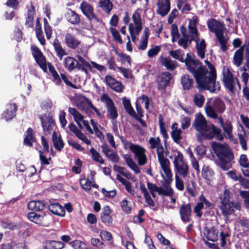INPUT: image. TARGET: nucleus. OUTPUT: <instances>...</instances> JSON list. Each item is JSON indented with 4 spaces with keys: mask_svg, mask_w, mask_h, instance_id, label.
I'll return each mask as SVG.
<instances>
[{
    "mask_svg": "<svg viewBox=\"0 0 249 249\" xmlns=\"http://www.w3.org/2000/svg\"><path fill=\"white\" fill-rule=\"evenodd\" d=\"M238 138L240 141V143L241 145L242 148L244 150H247L248 149L247 143V137L245 136V135L239 134Z\"/></svg>",
    "mask_w": 249,
    "mask_h": 249,
    "instance_id": "63",
    "label": "nucleus"
},
{
    "mask_svg": "<svg viewBox=\"0 0 249 249\" xmlns=\"http://www.w3.org/2000/svg\"><path fill=\"white\" fill-rule=\"evenodd\" d=\"M157 13L162 17L166 16L170 9V0H158Z\"/></svg>",
    "mask_w": 249,
    "mask_h": 249,
    "instance_id": "18",
    "label": "nucleus"
},
{
    "mask_svg": "<svg viewBox=\"0 0 249 249\" xmlns=\"http://www.w3.org/2000/svg\"><path fill=\"white\" fill-rule=\"evenodd\" d=\"M181 84L184 90H189L191 89L194 85V79L189 74H183L180 79Z\"/></svg>",
    "mask_w": 249,
    "mask_h": 249,
    "instance_id": "27",
    "label": "nucleus"
},
{
    "mask_svg": "<svg viewBox=\"0 0 249 249\" xmlns=\"http://www.w3.org/2000/svg\"><path fill=\"white\" fill-rule=\"evenodd\" d=\"M123 103L126 111L131 116L136 118V114L132 107L130 100L126 97L123 98Z\"/></svg>",
    "mask_w": 249,
    "mask_h": 249,
    "instance_id": "43",
    "label": "nucleus"
},
{
    "mask_svg": "<svg viewBox=\"0 0 249 249\" xmlns=\"http://www.w3.org/2000/svg\"><path fill=\"white\" fill-rule=\"evenodd\" d=\"M48 68L50 72L51 73L53 76V80L56 85H60L61 83V79L60 77L59 74L55 71L54 68L51 64H48Z\"/></svg>",
    "mask_w": 249,
    "mask_h": 249,
    "instance_id": "47",
    "label": "nucleus"
},
{
    "mask_svg": "<svg viewBox=\"0 0 249 249\" xmlns=\"http://www.w3.org/2000/svg\"><path fill=\"white\" fill-rule=\"evenodd\" d=\"M65 246L63 242L55 240H46L43 244L44 249H63Z\"/></svg>",
    "mask_w": 249,
    "mask_h": 249,
    "instance_id": "30",
    "label": "nucleus"
},
{
    "mask_svg": "<svg viewBox=\"0 0 249 249\" xmlns=\"http://www.w3.org/2000/svg\"><path fill=\"white\" fill-rule=\"evenodd\" d=\"M65 42L68 47L71 49L76 48L80 41L70 33H67L65 37Z\"/></svg>",
    "mask_w": 249,
    "mask_h": 249,
    "instance_id": "31",
    "label": "nucleus"
},
{
    "mask_svg": "<svg viewBox=\"0 0 249 249\" xmlns=\"http://www.w3.org/2000/svg\"><path fill=\"white\" fill-rule=\"evenodd\" d=\"M157 156L160 167L165 174V179L170 183L172 181V173L170 168V162L166 158V153L162 145L156 149Z\"/></svg>",
    "mask_w": 249,
    "mask_h": 249,
    "instance_id": "7",
    "label": "nucleus"
},
{
    "mask_svg": "<svg viewBox=\"0 0 249 249\" xmlns=\"http://www.w3.org/2000/svg\"><path fill=\"white\" fill-rule=\"evenodd\" d=\"M49 210L53 213L59 216H64L65 211L58 203H52L49 206Z\"/></svg>",
    "mask_w": 249,
    "mask_h": 249,
    "instance_id": "35",
    "label": "nucleus"
},
{
    "mask_svg": "<svg viewBox=\"0 0 249 249\" xmlns=\"http://www.w3.org/2000/svg\"><path fill=\"white\" fill-rule=\"evenodd\" d=\"M214 172L209 166H203L201 176L207 184L210 185L214 178Z\"/></svg>",
    "mask_w": 249,
    "mask_h": 249,
    "instance_id": "24",
    "label": "nucleus"
},
{
    "mask_svg": "<svg viewBox=\"0 0 249 249\" xmlns=\"http://www.w3.org/2000/svg\"><path fill=\"white\" fill-rule=\"evenodd\" d=\"M52 141L53 146L58 151H61L64 147V142L60 137L58 136L55 131L53 132L52 135Z\"/></svg>",
    "mask_w": 249,
    "mask_h": 249,
    "instance_id": "36",
    "label": "nucleus"
},
{
    "mask_svg": "<svg viewBox=\"0 0 249 249\" xmlns=\"http://www.w3.org/2000/svg\"><path fill=\"white\" fill-rule=\"evenodd\" d=\"M175 175L184 179L187 178L189 175V168L187 162L183 159V154L179 151L175 155L173 162Z\"/></svg>",
    "mask_w": 249,
    "mask_h": 249,
    "instance_id": "8",
    "label": "nucleus"
},
{
    "mask_svg": "<svg viewBox=\"0 0 249 249\" xmlns=\"http://www.w3.org/2000/svg\"><path fill=\"white\" fill-rule=\"evenodd\" d=\"M114 168L115 171L117 173L123 175L128 178H129L131 176V174L127 171L125 168L124 167L119 166H114Z\"/></svg>",
    "mask_w": 249,
    "mask_h": 249,
    "instance_id": "58",
    "label": "nucleus"
},
{
    "mask_svg": "<svg viewBox=\"0 0 249 249\" xmlns=\"http://www.w3.org/2000/svg\"><path fill=\"white\" fill-rule=\"evenodd\" d=\"M205 63L209 68L210 71H208L207 73V82H208V85L213 89V92H215L220 90V86L219 84L216 83V71L213 65L207 60H205Z\"/></svg>",
    "mask_w": 249,
    "mask_h": 249,
    "instance_id": "11",
    "label": "nucleus"
},
{
    "mask_svg": "<svg viewBox=\"0 0 249 249\" xmlns=\"http://www.w3.org/2000/svg\"><path fill=\"white\" fill-rule=\"evenodd\" d=\"M244 48L241 47L234 53L233 58V63L237 67H239L242 63L243 59Z\"/></svg>",
    "mask_w": 249,
    "mask_h": 249,
    "instance_id": "38",
    "label": "nucleus"
},
{
    "mask_svg": "<svg viewBox=\"0 0 249 249\" xmlns=\"http://www.w3.org/2000/svg\"><path fill=\"white\" fill-rule=\"evenodd\" d=\"M17 106L15 104H8L5 110L2 114V118L6 121L12 119L16 115Z\"/></svg>",
    "mask_w": 249,
    "mask_h": 249,
    "instance_id": "22",
    "label": "nucleus"
},
{
    "mask_svg": "<svg viewBox=\"0 0 249 249\" xmlns=\"http://www.w3.org/2000/svg\"><path fill=\"white\" fill-rule=\"evenodd\" d=\"M67 20L73 24H76L80 22V18L78 14L74 11L69 10L66 14Z\"/></svg>",
    "mask_w": 249,
    "mask_h": 249,
    "instance_id": "40",
    "label": "nucleus"
},
{
    "mask_svg": "<svg viewBox=\"0 0 249 249\" xmlns=\"http://www.w3.org/2000/svg\"><path fill=\"white\" fill-rule=\"evenodd\" d=\"M132 19L134 22V29L136 30V35H139L142 29V21L140 14L136 11L132 15Z\"/></svg>",
    "mask_w": 249,
    "mask_h": 249,
    "instance_id": "29",
    "label": "nucleus"
},
{
    "mask_svg": "<svg viewBox=\"0 0 249 249\" xmlns=\"http://www.w3.org/2000/svg\"><path fill=\"white\" fill-rule=\"evenodd\" d=\"M172 132L171 135L173 141L177 143H179L182 139V131L181 129L178 128V124L174 123L171 126Z\"/></svg>",
    "mask_w": 249,
    "mask_h": 249,
    "instance_id": "28",
    "label": "nucleus"
},
{
    "mask_svg": "<svg viewBox=\"0 0 249 249\" xmlns=\"http://www.w3.org/2000/svg\"><path fill=\"white\" fill-rule=\"evenodd\" d=\"M109 30L115 41L120 44H122L123 40L119 32L114 28H110Z\"/></svg>",
    "mask_w": 249,
    "mask_h": 249,
    "instance_id": "57",
    "label": "nucleus"
},
{
    "mask_svg": "<svg viewBox=\"0 0 249 249\" xmlns=\"http://www.w3.org/2000/svg\"><path fill=\"white\" fill-rule=\"evenodd\" d=\"M44 23V30L46 34V37L50 39L51 37L52 34V29L51 27L49 24L47 19L44 18L43 19Z\"/></svg>",
    "mask_w": 249,
    "mask_h": 249,
    "instance_id": "60",
    "label": "nucleus"
},
{
    "mask_svg": "<svg viewBox=\"0 0 249 249\" xmlns=\"http://www.w3.org/2000/svg\"><path fill=\"white\" fill-rule=\"evenodd\" d=\"M205 97L200 93H196L194 95L193 102L194 104L198 107H201L204 104Z\"/></svg>",
    "mask_w": 249,
    "mask_h": 249,
    "instance_id": "50",
    "label": "nucleus"
},
{
    "mask_svg": "<svg viewBox=\"0 0 249 249\" xmlns=\"http://www.w3.org/2000/svg\"><path fill=\"white\" fill-rule=\"evenodd\" d=\"M206 238L212 242L216 241L218 237V231L214 227L208 229L204 232Z\"/></svg>",
    "mask_w": 249,
    "mask_h": 249,
    "instance_id": "37",
    "label": "nucleus"
},
{
    "mask_svg": "<svg viewBox=\"0 0 249 249\" xmlns=\"http://www.w3.org/2000/svg\"><path fill=\"white\" fill-rule=\"evenodd\" d=\"M100 6L107 14L109 13L112 9V4L110 0H100Z\"/></svg>",
    "mask_w": 249,
    "mask_h": 249,
    "instance_id": "49",
    "label": "nucleus"
},
{
    "mask_svg": "<svg viewBox=\"0 0 249 249\" xmlns=\"http://www.w3.org/2000/svg\"><path fill=\"white\" fill-rule=\"evenodd\" d=\"M106 84L113 90L116 92H122L124 87L119 82L116 81L114 78L109 75H107L105 77Z\"/></svg>",
    "mask_w": 249,
    "mask_h": 249,
    "instance_id": "20",
    "label": "nucleus"
},
{
    "mask_svg": "<svg viewBox=\"0 0 249 249\" xmlns=\"http://www.w3.org/2000/svg\"><path fill=\"white\" fill-rule=\"evenodd\" d=\"M181 219L184 222H189L191 220L192 209L189 204L182 205L179 209Z\"/></svg>",
    "mask_w": 249,
    "mask_h": 249,
    "instance_id": "19",
    "label": "nucleus"
},
{
    "mask_svg": "<svg viewBox=\"0 0 249 249\" xmlns=\"http://www.w3.org/2000/svg\"><path fill=\"white\" fill-rule=\"evenodd\" d=\"M121 207L122 210L127 213H129L131 210V203L126 199H123L121 203Z\"/></svg>",
    "mask_w": 249,
    "mask_h": 249,
    "instance_id": "56",
    "label": "nucleus"
},
{
    "mask_svg": "<svg viewBox=\"0 0 249 249\" xmlns=\"http://www.w3.org/2000/svg\"><path fill=\"white\" fill-rule=\"evenodd\" d=\"M158 194L164 196H172L173 190L170 186H167L165 188L160 187Z\"/></svg>",
    "mask_w": 249,
    "mask_h": 249,
    "instance_id": "53",
    "label": "nucleus"
},
{
    "mask_svg": "<svg viewBox=\"0 0 249 249\" xmlns=\"http://www.w3.org/2000/svg\"><path fill=\"white\" fill-rule=\"evenodd\" d=\"M239 205L230 200V192L225 190L224 194L220 196V208L223 215L228 216L234 211V209H239Z\"/></svg>",
    "mask_w": 249,
    "mask_h": 249,
    "instance_id": "9",
    "label": "nucleus"
},
{
    "mask_svg": "<svg viewBox=\"0 0 249 249\" xmlns=\"http://www.w3.org/2000/svg\"><path fill=\"white\" fill-rule=\"evenodd\" d=\"M217 119L220 125L222 126L225 133H226V137L230 140L232 139V126L231 122L227 121L224 123L223 122L222 118L221 117H219Z\"/></svg>",
    "mask_w": 249,
    "mask_h": 249,
    "instance_id": "26",
    "label": "nucleus"
},
{
    "mask_svg": "<svg viewBox=\"0 0 249 249\" xmlns=\"http://www.w3.org/2000/svg\"><path fill=\"white\" fill-rule=\"evenodd\" d=\"M121 141L123 144L124 148L125 150L129 149L134 154V159L137 161L139 165L143 166L147 163L146 149L143 147L126 141L123 137H121Z\"/></svg>",
    "mask_w": 249,
    "mask_h": 249,
    "instance_id": "4",
    "label": "nucleus"
},
{
    "mask_svg": "<svg viewBox=\"0 0 249 249\" xmlns=\"http://www.w3.org/2000/svg\"><path fill=\"white\" fill-rule=\"evenodd\" d=\"M33 55L40 67L44 71H47V66L46 59L42 52L36 46L32 47Z\"/></svg>",
    "mask_w": 249,
    "mask_h": 249,
    "instance_id": "17",
    "label": "nucleus"
},
{
    "mask_svg": "<svg viewBox=\"0 0 249 249\" xmlns=\"http://www.w3.org/2000/svg\"><path fill=\"white\" fill-rule=\"evenodd\" d=\"M106 156L113 162H117L119 161V157L118 155L112 150Z\"/></svg>",
    "mask_w": 249,
    "mask_h": 249,
    "instance_id": "64",
    "label": "nucleus"
},
{
    "mask_svg": "<svg viewBox=\"0 0 249 249\" xmlns=\"http://www.w3.org/2000/svg\"><path fill=\"white\" fill-rule=\"evenodd\" d=\"M28 217L30 221L40 225L43 224V221L45 219V214H39L34 212L29 213Z\"/></svg>",
    "mask_w": 249,
    "mask_h": 249,
    "instance_id": "34",
    "label": "nucleus"
},
{
    "mask_svg": "<svg viewBox=\"0 0 249 249\" xmlns=\"http://www.w3.org/2000/svg\"><path fill=\"white\" fill-rule=\"evenodd\" d=\"M101 101L106 106L107 117L113 120H115L118 117V113L112 100L107 94H103Z\"/></svg>",
    "mask_w": 249,
    "mask_h": 249,
    "instance_id": "12",
    "label": "nucleus"
},
{
    "mask_svg": "<svg viewBox=\"0 0 249 249\" xmlns=\"http://www.w3.org/2000/svg\"><path fill=\"white\" fill-rule=\"evenodd\" d=\"M207 25L210 31L215 34L220 43L221 50L225 52L228 48L226 45L227 40L223 35L225 30L224 24L214 18H211L207 21Z\"/></svg>",
    "mask_w": 249,
    "mask_h": 249,
    "instance_id": "5",
    "label": "nucleus"
},
{
    "mask_svg": "<svg viewBox=\"0 0 249 249\" xmlns=\"http://www.w3.org/2000/svg\"><path fill=\"white\" fill-rule=\"evenodd\" d=\"M42 126L44 131L50 134L54 130L55 127L54 121L51 116L47 114H44L40 117Z\"/></svg>",
    "mask_w": 249,
    "mask_h": 249,
    "instance_id": "16",
    "label": "nucleus"
},
{
    "mask_svg": "<svg viewBox=\"0 0 249 249\" xmlns=\"http://www.w3.org/2000/svg\"><path fill=\"white\" fill-rule=\"evenodd\" d=\"M150 147L151 149H157L161 144L160 139L159 137H151L148 140Z\"/></svg>",
    "mask_w": 249,
    "mask_h": 249,
    "instance_id": "51",
    "label": "nucleus"
},
{
    "mask_svg": "<svg viewBox=\"0 0 249 249\" xmlns=\"http://www.w3.org/2000/svg\"><path fill=\"white\" fill-rule=\"evenodd\" d=\"M240 165L245 168H249V160L246 155H241L239 160Z\"/></svg>",
    "mask_w": 249,
    "mask_h": 249,
    "instance_id": "62",
    "label": "nucleus"
},
{
    "mask_svg": "<svg viewBox=\"0 0 249 249\" xmlns=\"http://www.w3.org/2000/svg\"><path fill=\"white\" fill-rule=\"evenodd\" d=\"M70 245L74 249H87L86 244L78 240H75L71 242Z\"/></svg>",
    "mask_w": 249,
    "mask_h": 249,
    "instance_id": "55",
    "label": "nucleus"
},
{
    "mask_svg": "<svg viewBox=\"0 0 249 249\" xmlns=\"http://www.w3.org/2000/svg\"><path fill=\"white\" fill-rule=\"evenodd\" d=\"M184 63L187 70L195 77L198 87L213 92V89L208 85L207 82L208 70L198 60L194 58L188 53L186 54Z\"/></svg>",
    "mask_w": 249,
    "mask_h": 249,
    "instance_id": "1",
    "label": "nucleus"
},
{
    "mask_svg": "<svg viewBox=\"0 0 249 249\" xmlns=\"http://www.w3.org/2000/svg\"><path fill=\"white\" fill-rule=\"evenodd\" d=\"M160 60L161 64L169 70L173 71L177 66V62L171 60L169 58L161 57Z\"/></svg>",
    "mask_w": 249,
    "mask_h": 249,
    "instance_id": "39",
    "label": "nucleus"
},
{
    "mask_svg": "<svg viewBox=\"0 0 249 249\" xmlns=\"http://www.w3.org/2000/svg\"><path fill=\"white\" fill-rule=\"evenodd\" d=\"M80 9L84 15L89 19L95 18L93 7L87 2H82L80 4Z\"/></svg>",
    "mask_w": 249,
    "mask_h": 249,
    "instance_id": "25",
    "label": "nucleus"
},
{
    "mask_svg": "<svg viewBox=\"0 0 249 249\" xmlns=\"http://www.w3.org/2000/svg\"><path fill=\"white\" fill-rule=\"evenodd\" d=\"M53 45L56 52L57 56L59 57L60 60H62L63 56L67 54L66 53L61 47L58 42V40L57 39L54 41Z\"/></svg>",
    "mask_w": 249,
    "mask_h": 249,
    "instance_id": "45",
    "label": "nucleus"
},
{
    "mask_svg": "<svg viewBox=\"0 0 249 249\" xmlns=\"http://www.w3.org/2000/svg\"><path fill=\"white\" fill-rule=\"evenodd\" d=\"M176 187L179 191H183L184 188V182L180 177L175 175Z\"/></svg>",
    "mask_w": 249,
    "mask_h": 249,
    "instance_id": "61",
    "label": "nucleus"
},
{
    "mask_svg": "<svg viewBox=\"0 0 249 249\" xmlns=\"http://www.w3.org/2000/svg\"><path fill=\"white\" fill-rule=\"evenodd\" d=\"M45 205L41 201H31L28 204L29 209L34 211H41L44 209Z\"/></svg>",
    "mask_w": 249,
    "mask_h": 249,
    "instance_id": "42",
    "label": "nucleus"
},
{
    "mask_svg": "<svg viewBox=\"0 0 249 249\" xmlns=\"http://www.w3.org/2000/svg\"><path fill=\"white\" fill-rule=\"evenodd\" d=\"M76 105L80 110L87 112L88 109H91L96 112L98 116H101V113L99 110L92 105L90 100L85 97H79Z\"/></svg>",
    "mask_w": 249,
    "mask_h": 249,
    "instance_id": "14",
    "label": "nucleus"
},
{
    "mask_svg": "<svg viewBox=\"0 0 249 249\" xmlns=\"http://www.w3.org/2000/svg\"><path fill=\"white\" fill-rule=\"evenodd\" d=\"M69 112L73 116L75 121L77 125L81 128L85 127L87 130L90 133L93 134V131L89 124L88 121L85 120L84 116L78 112L74 108L69 107L68 109Z\"/></svg>",
    "mask_w": 249,
    "mask_h": 249,
    "instance_id": "13",
    "label": "nucleus"
},
{
    "mask_svg": "<svg viewBox=\"0 0 249 249\" xmlns=\"http://www.w3.org/2000/svg\"><path fill=\"white\" fill-rule=\"evenodd\" d=\"M198 22L196 17H193L189 20L188 25V33L187 34L188 37L192 41H196L199 38V33L196 28V25Z\"/></svg>",
    "mask_w": 249,
    "mask_h": 249,
    "instance_id": "15",
    "label": "nucleus"
},
{
    "mask_svg": "<svg viewBox=\"0 0 249 249\" xmlns=\"http://www.w3.org/2000/svg\"><path fill=\"white\" fill-rule=\"evenodd\" d=\"M35 138L33 135V130L31 128H29L26 132V136L24 140V142L25 145L29 146L32 145V143L35 141Z\"/></svg>",
    "mask_w": 249,
    "mask_h": 249,
    "instance_id": "46",
    "label": "nucleus"
},
{
    "mask_svg": "<svg viewBox=\"0 0 249 249\" xmlns=\"http://www.w3.org/2000/svg\"><path fill=\"white\" fill-rule=\"evenodd\" d=\"M222 75V80L224 85L231 92H233L236 85H237L239 89H241V86L238 79L233 76L232 74L227 67H223Z\"/></svg>",
    "mask_w": 249,
    "mask_h": 249,
    "instance_id": "10",
    "label": "nucleus"
},
{
    "mask_svg": "<svg viewBox=\"0 0 249 249\" xmlns=\"http://www.w3.org/2000/svg\"><path fill=\"white\" fill-rule=\"evenodd\" d=\"M213 149L218 158V164L224 170H228L231 167V160L233 155L227 144L213 142Z\"/></svg>",
    "mask_w": 249,
    "mask_h": 249,
    "instance_id": "2",
    "label": "nucleus"
},
{
    "mask_svg": "<svg viewBox=\"0 0 249 249\" xmlns=\"http://www.w3.org/2000/svg\"><path fill=\"white\" fill-rule=\"evenodd\" d=\"M196 43L197 55L201 58L205 57V53L206 45L205 41L203 39L198 38L195 41Z\"/></svg>",
    "mask_w": 249,
    "mask_h": 249,
    "instance_id": "32",
    "label": "nucleus"
},
{
    "mask_svg": "<svg viewBox=\"0 0 249 249\" xmlns=\"http://www.w3.org/2000/svg\"><path fill=\"white\" fill-rule=\"evenodd\" d=\"M180 31L182 36L178 39V44L183 49H186L191 44L192 41L188 37L187 33L186 32V28L184 26L180 27Z\"/></svg>",
    "mask_w": 249,
    "mask_h": 249,
    "instance_id": "23",
    "label": "nucleus"
},
{
    "mask_svg": "<svg viewBox=\"0 0 249 249\" xmlns=\"http://www.w3.org/2000/svg\"><path fill=\"white\" fill-rule=\"evenodd\" d=\"M171 79L172 75L169 72L162 73L158 78V89L164 90L169 85V81Z\"/></svg>",
    "mask_w": 249,
    "mask_h": 249,
    "instance_id": "21",
    "label": "nucleus"
},
{
    "mask_svg": "<svg viewBox=\"0 0 249 249\" xmlns=\"http://www.w3.org/2000/svg\"><path fill=\"white\" fill-rule=\"evenodd\" d=\"M124 159L125 160V161L127 164V165L135 173L139 174L140 173V169L138 166V165L133 160L132 158L130 156V155L128 154L124 155Z\"/></svg>",
    "mask_w": 249,
    "mask_h": 249,
    "instance_id": "33",
    "label": "nucleus"
},
{
    "mask_svg": "<svg viewBox=\"0 0 249 249\" xmlns=\"http://www.w3.org/2000/svg\"><path fill=\"white\" fill-rule=\"evenodd\" d=\"M79 62L71 57H67L65 58L64 65L65 68L69 71L76 68Z\"/></svg>",
    "mask_w": 249,
    "mask_h": 249,
    "instance_id": "41",
    "label": "nucleus"
},
{
    "mask_svg": "<svg viewBox=\"0 0 249 249\" xmlns=\"http://www.w3.org/2000/svg\"><path fill=\"white\" fill-rule=\"evenodd\" d=\"M193 126L201 136L208 139H212L216 131L214 125L208 124L205 118L201 113L196 115Z\"/></svg>",
    "mask_w": 249,
    "mask_h": 249,
    "instance_id": "3",
    "label": "nucleus"
},
{
    "mask_svg": "<svg viewBox=\"0 0 249 249\" xmlns=\"http://www.w3.org/2000/svg\"><path fill=\"white\" fill-rule=\"evenodd\" d=\"M191 118L189 117L182 116L180 120L181 127L183 129L188 128L191 124Z\"/></svg>",
    "mask_w": 249,
    "mask_h": 249,
    "instance_id": "59",
    "label": "nucleus"
},
{
    "mask_svg": "<svg viewBox=\"0 0 249 249\" xmlns=\"http://www.w3.org/2000/svg\"><path fill=\"white\" fill-rule=\"evenodd\" d=\"M171 34L173 42L176 41L179 38L178 28L175 24H172L171 26Z\"/></svg>",
    "mask_w": 249,
    "mask_h": 249,
    "instance_id": "54",
    "label": "nucleus"
},
{
    "mask_svg": "<svg viewBox=\"0 0 249 249\" xmlns=\"http://www.w3.org/2000/svg\"><path fill=\"white\" fill-rule=\"evenodd\" d=\"M90 152L92 155V158L93 160L101 164L104 163V160L98 153L94 148H91L90 150Z\"/></svg>",
    "mask_w": 249,
    "mask_h": 249,
    "instance_id": "52",
    "label": "nucleus"
},
{
    "mask_svg": "<svg viewBox=\"0 0 249 249\" xmlns=\"http://www.w3.org/2000/svg\"><path fill=\"white\" fill-rule=\"evenodd\" d=\"M169 54L174 58L178 59L181 62H184L185 61V59L183 57L184 52L181 50L170 51Z\"/></svg>",
    "mask_w": 249,
    "mask_h": 249,
    "instance_id": "48",
    "label": "nucleus"
},
{
    "mask_svg": "<svg viewBox=\"0 0 249 249\" xmlns=\"http://www.w3.org/2000/svg\"><path fill=\"white\" fill-rule=\"evenodd\" d=\"M35 13V7L32 5H31V6L28 9L27 18L25 22L26 25L28 27H32L33 25L34 15Z\"/></svg>",
    "mask_w": 249,
    "mask_h": 249,
    "instance_id": "44",
    "label": "nucleus"
},
{
    "mask_svg": "<svg viewBox=\"0 0 249 249\" xmlns=\"http://www.w3.org/2000/svg\"><path fill=\"white\" fill-rule=\"evenodd\" d=\"M225 103L219 98H208L205 104V110L208 117L218 119V114L222 113L225 110Z\"/></svg>",
    "mask_w": 249,
    "mask_h": 249,
    "instance_id": "6",
    "label": "nucleus"
}]
</instances>
